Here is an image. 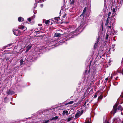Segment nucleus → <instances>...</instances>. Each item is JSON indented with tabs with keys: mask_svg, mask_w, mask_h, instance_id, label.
Instances as JSON below:
<instances>
[{
	"mask_svg": "<svg viewBox=\"0 0 123 123\" xmlns=\"http://www.w3.org/2000/svg\"><path fill=\"white\" fill-rule=\"evenodd\" d=\"M111 14V13L109 12L108 14V17L105 23V25H107V32L106 35V39H107L109 37V38L111 37L114 35V30L112 26L114 22L113 20L111 19L110 22H109L110 19L109 16Z\"/></svg>",
	"mask_w": 123,
	"mask_h": 123,
	"instance_id": "nucleus-1",
	"label": "nucleus"
},
{
	"mask_svg": "<svg viewBox=\"0 0 123 123\" xmlns=\"http://www.w3.org/2000/svg\"><path fill=\"white\" fill-rule=\"evenodd\" d=\"M13 32L14 34L16 36H19L21 34V32L19 30L13 29Z\"/></svg>",
	"mask_w": 123,
	"mask_h": 123,
	"instance_id": "nucleus-2",
	"label": "nucleus"
},
{
	"mask_svg": "<svg viewBox=\"0 0 123 123\" xmlns=\"http://www.w3.org/2000/svg\"><path fill=\"white\" fill-rule=\"evenodd\" d=\"M118 105L117 104H116L113 107V110L112 111V113L114 115L115 114L116 112L117 111V106Z\"/></svg>",
	"mask_w": 123,
	"mask_h": 123,
	"instance_id": "nucleus-3",
	"label": "nucleus"
},
{
	"mask_svg": "<svg viewBox=\"0 0 123 123\" xmlns=\"http://www.w3.org/2000/svg\"><path fill=\"white\" fill-rule=\"evenodd\" d=\"M112 14L111 16L112 18L114 17L115 15H116L117 13V10L116 8H113L112 9Z\"/></svg>",
	"mask_w": 123,
	"mask_h": 123,
	"instance_id": "nucleus-4",
	"label": "nucleus"
},
{
	"mask_svg": "<svg viewBox=\"0 0 123 123\" xmlns=\"http://www.w3.org/2000/svg\"><path fill=\"white\" fill-rule=\"evenodd\" d=\"M51 43V44H52L53 43H55V45H54L55 47L57 46L60 44V43H58V41H56V40H54V41H52Z\"/></svg>",
	"mask_w": 123,
	"mask_h": 123,
	"instance_id": "nucleus-5",
	"label": "nucleus"
},
{
	"mask_svg": "<svg viewBox=\"0 0 123 123\" xmlns=\"http://www.w3.org/2000/svg\"><path fill=\"white\" fill-rule=\"evenodd\" d=\"M14 92L12 90H10L7 92V94L8 95H12L14 94Z\"/></svg>",
	"mask_w": 123,
	"mask_h": 123,
	"instance_id": "nucleus-6",
	"label": "nucleus"
},
{
	"mask_svg": "<svg viewBox=\"0 0 123 123\" xmlns=\"http://www.w3.org/2000/svg\"><path fill=\"white\" fill-rule=\"evenodd\" d=\"M42 123H52V122L51 119L47 120H44Z\"/></svg>",
	"mask_w": 123,
	"mask_h": 123,
	"instance_id": "nucleus-7",
	"label": "nucleus"
},
{
	"mask_svg": "<svg viewBox=\"0 0 123 123\" xmlns=\"http://www.w3.org/2000/svg\"><path fill=\"white\" fill-rule=\"evenodd\" d=\"M90 83L87 80L86 82V85L84 86V88L85 89L86 88H87L88 86H90Z\"/></svg>",
	"mask_w": 123,
	"mask_h": 123,
	"instance_id": "nucleus-8",
	"label": "nucleus"
},
{
	"mask_svg": "<svg viewBox=\"0 0 123 123\" xmlns=\"http://www.w3.org/2000/svg\"><path fill=\"white\" fill-rule=\"evenodd\" d=\"M81 115L80 114V111L78 112L75 114V118H77L79 117Z\"/></svg>",
	"mask_w": 123,
	"mask_h": 123,
	"instance_id": "nucleus-9",
	"label": "nucleus"
},
{
	"mask_svg": "<svg viewBox=\"0 0 123 123\" xmlns=\"http://www.w3.org/2000/svg\"><path fill=\"white\" fill-rule=\"evenodd\" d=\"M99 37H98L97 39V41L95 42L94 45V48H95L98 45V43L99 42Z\"/></svg>",
	"mask_w": 123,
	"mask_h": 123,
	"instance_id": "nucleus-10",
	"label": "nucleus"
},
{
	"mask_svg": "<svg viewBox=\"0 0 123 123\" xmlns=\"http://www.w3.org/2000/svg\"><path fill=\"white\" fill-rule=\"evenodd\" d=\"M32 45H28L27 47V49L26 51V52H27L31 48Z\"/></svg>",
	"mask_w": 123,
	"mask_h": 123,
	"instance_id": "nucleus-11",
	"label": "nucleus"
},
{
	"mask_svg": "<svg viewBox=\"0 0 123 123\" xmlns=\"http://www.w3.org/2000/svg\"><path fill=\"white\" fill-rule=\"evenodd\" d=\"M18 20L19 22H22L24 21V18L21 17H20L18 18Z\"/></svg>",
	"mask_w": 123,
	"mask_h": 123,
	"instance_id": "nucleus-12",
	"label": "nucleus"
},
{
	"mask_svg": "<svg viewBox=\"0 0 123 123\" xmlns=\"http://www.w3.org/2000/svg\"><path fill=\"white\" fill-rule=\"evenodd\" d=\"M68 111L67 110H64L63 111L62 114L63 115H67L68 114Z\"/></svg>",
	"mask_w": 123,
	"mask_h": 123,
	"instance_id": "nucleus-13",
	"label": "nucleus"
},
{
	"mask_svg": "<svg viewBox=\"0 0 123 123\" xmlns=\"http://www.w3.org/2000/svg\"><path fill=\"white\" fill-rule=\"evenodd\" d=\"M69 39L68 38H67V37L65 38H64L62 41H60V43H64L65 41V40L67 41V40H68Z\"/></svg>",
	"mask_w": 123,
	"mask_h": 123,
	"instance_id": "nucleus-14",
	"label": "nucleus"
},
{
	"mask_svg": "<svg viewBox=\"0 0 123 123\" xmlns=\"http://www.w3.org/2000/svg\"><path fill=\"white\" fill-rule=\"evenodd\" d=\"M89 100H87L85 103L84 105H83V106L85 107H87L88 105L89 104L87 103L86 104L87 102H88Z\"/></svg>",
	"mask_w": 123,
	"mask_h": 123,
	"instance_id": "nucleus-15",
	"label": "nucleus"
},
{
	"mask_svg": "<svg viewBox=\"0 0 123 123\" xmlns=\"http://www.w3.org/2000/svg\"><path fill=\"white\" fill-rule=\"evenodd\" d=\"M61 34L59 33H56L54 35V36L55 37H57L59 36H60Z\"/></svg>",
	"mask_w": 123,
	"mask_h": 123,
	"instance_id": "nucleus-16",
	"label": "nucleus"
},
{
	"mask_svg": "<svg viewBox=\"0 0 123 123\" xmlns=\"http://www.w3.org/2000/svg\"><path fill=\"white\" fill-rule=\"evenodd\" d=\"M87 8L86 7H85L84 8L83 12V13L82 14L80 15V16H81L83 15L86 12V11Z\"/></svg>",
	"mask_w": 123,
	"mask_h": 123,
	"instance_id": "nucleus-17",
	"label": "nucleus"
},
{
	"mask_svg": "<svg viewBox=\"0 0 123 123\" xmlns=\"http://www.w3.org/2000/svg\"><path fill=\"white\" fill-rule=\"evenodd\" d=\"M19 29H22V30L24 29V31H25L27 29V28L26 27H24L23 26H22L21 27L19 28Z\"/></svg>",
	"mask_w": 123,
	"mask_h": 123,
	"instance_id": "nucleus-18",
	"label": "nucleus"
},
{
	"mask_svg": "<svg viewBox=\"0 0 123 123\" xmlns=\"http://www.w3.org/2000/svg\"><path fill=\"white\" fill-rule=\"evenodd\" d=\"M88 91L89 89H87L86 92H84V95L86 96L89 93L88 92Z\"/></svg>",
	"mask_w": 123,
	"mask_h": 123,
	"instance_id": "nucleus-19",
	"label": "nucleus"
},
{
	"mask_svg": "<svg viewBox=\"0 0 123 123\" xmlns=\"http://www.w3.org/2000/svg\"><path fill=\"white\" fill-rule=\"evenodd\" d=\"M20 65H22L23 64V63L24 62V61L22 59H21L20 60Z\"/></svg>",
	"mask_w": 123,
	"mask_h": 123,
	"instance_id": "nucleus-20",
	"label": "nucleus"
},
{
	"mask_svg": "<svg viewBox=\"0 0 123 123\" xmlns=\"http://www.w3.org/2000/svg\"><path fill=\"white\" fill-rule=\"evenodd\" d=\"M117 109L118 110H120L121 111H122V110L123 109L122 108V107L120 105H119L118 106V107Z\"/></svg>",
	"mask_w": 123,
	"mask_h": 123,
	"instance_id": "nucleus-21",
	"label": "nucleus"
},
{
	"mask_svg": "<svg viewBox=\"0 0 123 123\" xmlns=\"http://www.w3.org/2000/svg\"><path fill=\"white\" fill-rule=\"evenodd\" d=\"M80 27H79L77 29H76V31H74L73 32V33H75L76 31H78L80 30Z\"/></svg>",
	"mask_w": 123,
	"mask_h": 123,
	"instance_id": "nucleus-22",
	"label": "nucleus"
},
{
	"mask_svg": "<svg viewBox=\"0 0 123 123\" xmlns=\"http://www.w3.org/2000/svg\"><path fill=\"white\" fill-rule=\"evenodd\" d=\"M73 118V117H70L69 118H68V119H67V121H71L72 120V118Z\"/></svg>",
	"mask_w": 123,
	"mask_h": 123,
	"instance_id": "nucleus-23",
	"label": "nucleus"
},
{
	"mask_svg": "<svg viewBox=\"0 0 123 123\" xmlns=\"http://www.w3.org/2000/svg\"><path fill=\"white\" fill-rule=\"evenodd\" d=\"M58 117L57 116H55V117H54L52 118L51 119L52 120H56L58 119Z\"/></svg>",
	"mask_w": 123,
	"mask_h": 123,
	"instance_id": "nucleus-24",
	"label": "nucleus"
},
{
	"mask_svg": "<svg viewBox=\"0 0 123 123\" xmlns=\"http://www.w3.org/2000/svg\"><path fill=\"white\" fill-rule=\"evenodd\" d=\"M11 44H9L8 45H7L6 46H5L4 47H3V48L4 49H5L6 47H8V46H10L11 45Z\"/></svg>",
	"mask_w": 123,
	"mask_h": 123,
	"instance_id": "nucleus-25",
	"label": "nucleus"
},
{
	"mask_svg": "<svg viewBox=\"0 0 123 123\" xmlns=\"http://www.w3.org/2000/svg\"><path fill=\"white\" fill-rule=\"evenodd\" d=\"M73 103H74V101H71L69 102L68 103L66 104H65V105H67V104H73Z\"/></svg>",
	"mask_w": 123,
	"mask_h": 123,
	"instance_id": "nucleus-26",
	"label": "nucleus"
},
{
	"mask_svg": "<svg viewBox=\"0 0 123 123\" xmlns=\"http://www.w3.org/2000/svg\"><path fill=\"white\" fill-rule=\"evenodd\" d=\"M46 0H38L37 2H43L45 1Z\"/></svg>",
	"mask_w": 123,
	"mask_h": 123,
	"instance_id": "nucleus-27",
	"label": "nucleus"
},
{
	"mask_svg": "<svg viewBox=\"0 0 123 123\" xmlns=\"http://www.w3.org/2000/svg\"><path fill=\"white\" fill-rule=\"evenodd\" d=\"M45 23L46 24H49L50 22V21L49 20H47L45 21Z\"/></svg>",
	"mask_w": 123,
	"mask_h": 123,
	"instance_id": "nucleus-28",
	"label": "nucleus"
},
{
	"mask_svg": "<svg viewBox=\"0 0 123 123\" xmlns=\"http://www.w3.org/2000/svg\"><path fill=\"white\" fill-rule=\"evenodd\" d=\"M115 44H114L112 46V48L113 49V51H114V49H114V48H115Z\"/></svg>",
	"mask_w": 123,
	"mask_h": 123,
	"instance_id": "nucleus-29",
	"label": "nucleus"
},
{
	"mask_svg": "<svg viewBox=\"0 0 123 123\" xmlns=\"http://www.w3.org/2000/svg\"><path fill=\"white\" fill-rule=\"evenodd\" d=\"M74 0H73L72 1H70V3L71 4H73L74 3Z\"/></svg>",
	"mask_w": 123,
	"mask_h": 123,
	"instance_id": "nucleus-30",
	"label": "nucleus"
},
{
	"mask_svg": "<svg viewBox=\"0 0 123 123\" xmlns=\"http://www.w3.org/2000/svg\"><path fill=\"white\" fill-rule=\"evenodd\" d=\"M84 111L83 110H82L80 112V114L81 115L83 113Z\"/></svg>",
	"mask_w": 123,
	"mask_h": 123,
	"instance_id": "nucleus-31",
	"label": "nucleus"
},
{
	"mask_svg": "<svg viewBox=\"0 0 123 123\" xmlns=\"http://www.w3.org/2000/svg\"><path fill=\"white\" fill-rule=\"evenodd\" d=\"M87 70H86V72H87ZM84 75H85V77H86V76H87L86 75H87V74L86 73H85Z\"/></svg>",
	"mask_w": 123,
	"mask_h": 123,
	"instance_id": "nucleus-32",
	"label": "nucleus"
},
{
	"mask_svg": "<svg viewBox=\"0 0 123 123\" xmlns=\"http://www.w3.org/2000/svg\"><path fill=\"white\" fill-rule=\"evenodd\" d=\"M28 20L29 22H30L31 20V18H29L28 19Z\"/></svg>",
	"mask_w": 123,
	"mask_h": 123,
	"instance_id": "nucleus-33",
	"label": "nucleus"
},
{
	"mask_svg": "<svg viewBox=\"0 0 123 123\" xmlns=\"http://www.w3.org/2000/svg\"><path fill=\"white\" fill-rule=\"evenodd\" d=\"M37 3H35L34 5H35V7H34V8L36 7V6H37Z\"/></svg>",
	"mask_w": 123,
	"mask_h": 123,
	"instance_id": "nucleus-34",
	"label": "nucleus"
},
{
	"mask_svg": "<svg viewBox=\"0 0 123 123\" xmlns=\"http://www.w3.org/2000/svg\"><path fill=\"white\" fill-rule=\"evenodd\" d=\"M97 97V95L96 94H95L94 96V97L95 98H96Z\"/></svg>",
	"mask_w": 123,
	"mask_h": 123,
	"instance_id": "nucleus-35",
	"label": "nucleus"
},
{
	"mask_svg": "<svg viewBox=\"0 0 123 123\" xmlns=\"http://www.w3.org/2000/svg\"><path fill=\"white\" fill-rule=\"evenodd\" d=\"M38 26H42V24H38Z\"/></svg>",
	"mask_w": 123,
	"mask_h": 123,
	"instance_id": "nucleus-36",
	"label": "nucleus"
},
{
	"mask_svg": "<svg viewBox=\"0 0 123 123\" xmlns=\"http://www.w3.org/2000/svg\"><path fill=\"white\" fill-rule=\"evenodd\" d=\"M40 6L41 7H42L43 6V4H41L40 5Z\"/></svg>",
	"mask_w": 123,
	"mask_h": 123,
	"instance_id": "nucleus-37",
	"label": "nucleus"
},
{
	"mask_svg": "<svg viewBox=\"0 0 123 123\" xmlns=\"http://www.w3.org/2000/svg\"><path fill=\"white\" fill-rule=\"evenodd\" d=\"M7 99V98L6 97L5 98H4V100L5 101V100H6V99Z\"/></svg>",
	"mask_w": 123,
	"mask_h": 123,
	"instance_id": "nucleus-38",
	"label": "nucleus"
},
{
	"mask_svg": "<svg viewBox=\"0 0 123 123\" xmlns=\"http://www.w3.org/2000/svg\"><path fill=\"white\" fill-rule=\"evenodd\" d=\"M116 75L115 74L114 75V74H111V77H112V76H113L114 75Z\"/></svg>",
	"mask_w": 123,
	"mask_h": 123,
	"instance_id": "nucleus-39",
	"label": "nucleus"
},
{
	"mask_svg": "<svg viewBox=\"0 0 123 123\" xmlns=\"http://www.w3.org/2000/svg\"><path fill=\"white\" fill-rule=\"evenodd\" d=\"M108 80V78H106V79H105V80H106L107 81Z\"/></svg>",
	"mask_w": 123,
	"mask_h": 123,
	"instance_id": "nucleus-40",
	"label": "nucleus"
},
{
	"mask_svg": "<svg viewBox=\"0 0 123 123\" xmlns=\"http://www.w3.org/2000/svg\"><path fill=\"white\" fill-rule=\"evenodd\" d=\"M59 18V17H55V19H56V18Z\"/></svg>",
	"mask_w": 123,
	"mask_h": 123,
	"instance_id": "nucleus-41",
	"label": "nucleus"
},
{
	"mask_svg": "<svg viewBox=\"0 0 123 123\" xmlns=\"http://www.w3.org/2000/svg\"><path fill=\"white\" fill-rule=\"evenodd\" d=\"M86 123H90L89 122H86Z\"/></svg>",
	"mask_w": 123,
	"mask_h": 123,
	"instance_id": "nucleus-42",
	"label": "nucleus"
},
{
	"mask_svg": "<svg viewBox=\"0 0 123 123\" xmlns=\"http://www.w3.org/2000/svg\"><path fill=\"white\" fill-rule=\"evenodd\" d=\"M118 78V77H116V79H117Z\"/></svg>",
	"mask_w": 123,
	"mask_h": 123,
	"instance_id": "nucleus-43",
	"label": "nucleus"
},
{
	"mask_svg": "<svg viewBox=\"0 0 123 123\" xmlns=\"http://www.w3.org/2000/svg\"><path fill=\"white\" fill-rule=\"evenodd\" d=\"M93 90L92 89L91 90H90V92H91V91H92Z\"/></svg>",
	"mask_w": 123,
	"mask_h": 123,
	"instance_id": "nucleus-44",
	"label": "nucleus"
},
{
	"mask_svg": "<svg viewBox=\"0 0 123 123\" xmlns=\"http://www.w3.org/2000/svg\"><path fill=\"white\" fill-rule=\"evenodd\" d=\"M122 97L123 98V94H122Z\"/></svg>",
	"mask_w": 123,
	"mask_h": 123,
	"instance_id": "nucleus-45",
	"label": "nucleus"
},
{
	"mask_svg": "<svg viewBox=\"0 0 123 123\" xmlns=\"http://www.w3.org/2000/svg\"><path fill=\"white\" fill-rule=\"evenodd\" d=\"M38 32L37 31H35V32Z\"/></svg>",
	"mask_w": 123,
	"mask_h": 123,
	"instance_id": "nucleus-46",
	"label": "nucleus"
},
{
	"mask_svg": "<svg viewBox=\"0 0 123 123\" xmlns=\"http://www.w3.org/2000/svg\"><path fill=\"white\" fill-rule=\"evenodd\" d=\"M35 0V1H36L37 0Z\"/></svg>",
	"mask_w": 123,
	"mask_h": 123,
	"instance_id": "nucleus-47",
	"label": "nucleus"
},
{
	"mask_svg": "<svg viewBox=\"0 0 123 123\" xmlns=\"http://www.w3.org/2000/svg\"><path fill=\"white\" fill-rule=\"evenodd\" d=\"M123 60V58H122V61Z\"/></svg>",
	"mask_w": 123,
	"mask_h": 123,
	"instance_id": "nucleus-48",
	"label": "nucleus"
},
{
	"mask_svg": "<svg viewBox=\"0 0 123 123\" xmlns=\"http://www.w3.org/2000/svg\"><path fill=\"white\" fill-rule=\"evenodd\" d=\"M86 76H86V77H87H87H88V76H87L86 75Z\"/></svg>",
	"mask_w": 123,
	"mask_h": 123,
	"instance_id": "nucleus-49",
	"label": "nucleus"
},
{
	"mask_svg": "<svg viewBox=\"0 0 123 123\" xmlns=\"http://www.w3.org/2000/svg\"><path fill=\"white\" fill-rule=\"evenodd\" d=\"M64 1H65V0H63Z\"/></svg>",
	"mask_w": 123,
	"mask_h": 123,
	"instance_id": "nucleus-50",
	"label": "nucleus"
}]
</instances>
